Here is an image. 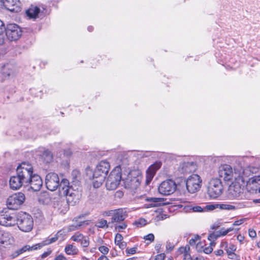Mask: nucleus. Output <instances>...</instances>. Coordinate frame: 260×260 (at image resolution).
<instances>
[{"instance_id": "f257e3e1", "label": "nucleus", "mask_w": 260, "mask_h": 260, "mask_svg": "<svg viewBox=\"0 0 260 260\" xmlns=\"http://www.w3.org/2000/svg\"><path fill=\"white\" fill-rule=\"evenodd\" d=\"M45 183L47 189L51 191L55 190L58 187L59 195L67 197L68 202L73 203L79 199L78 191L70 186L68 180L62 179L60 182L58 175L55 173L47 174Z\"/></svg>"}, {"instance_id": "f03ea898", "label": "nucleus", "mask_w": 260, "mask_h": 260, "mask_svg": "<svg viewBox=\"0 0 260 260\" xmlns=\"http://www.w3.org/2000/svg\"><path fill=\"white\" fill-rule=\"evenodd\" d=\"M32 174L33 168L31 165L27 162H22L17 168L16 175L10 179V188L13 190H18L23 185L28 186Z\"/></svg>"}, {"instance_id": "7ed1b4c3", "label": "nucleus", "mask_w": 260, "mask_h": 260, "mask_svg": "<svg viewBox=\"0 0 260 260\" xmlns=\"http://www.w3.org/2000/svg\"><path fill=\"white\" fill-rule=\"evenodd\" d=\"M110 169L109 162L107 160H102L96 165L93 172L89 169H87V175L90 179L93 180L94 187L98 188L102 184Z\"/></svg>"}, {"instance_id": "20e7f679", "label": "nucleus", "mask_w": 260, "mask_h": 260, "mask_svg": "<svg viewBox=\"0 0 260 260\" xmlns=\"http://www.w3.org/2000/svg\"><path fill=\"white\" fill-rule=\"evenodd\" d=\"M234 230L233 228H230L226 230L224 229H221L219 231L216 232L211 234L208 236V240L210 241L209 245L206 246V245L204 244V242H199L197 243L196 245V249L199 252H204L206 254H209L213 251V246H215V243L213 241L214 239L226 235L230 232Z\"/></svg>"}, {"instance_id": "39448f33", "label": "nucleus", "mask_w": 260, "mask_h": 260, "mask_svg": "<svg viewBox=\"0 0 260 260\" xmlns=\"http://www.w3.org/2000/svg\"><path fill=\"white\" fill-rule=\"evenodd\" d=\"M16 225L23 232L31 231L34 226V220L29 214L20 212L17 213Z\"/></svg>"}, {"instance_id": "423d86ee", "label": "nucleus", "mask_w": 260, "mask_h": 260, "mask_svg": "<svg viewBox=\"0 0 260 260\" xmlns=\"http://www.w3.org/2000/svg\"><path fill=\"white\" fill-rule=\"evenodd\" d=\"M242 173L243 172H239L238 174L236 172L234 173L232 167L226 164L221 165L218 169L219 178L226 182L231 181L234 178L237 179L240 177Z\"/></svg>"}, {"instance_id": "0eeeda50", "label": "nucleus", "mask_w": 260, "mask_h": 260, "mask_svg": "<svg viewBox=\"0 0 260 260\" xmlns=\"http://www.w3.org/2000/svg\"><path fill=\"white\" fill-rule=\"evenodd\" d=\"M121 169L116 167L110 173L106 181V186L108 190H114L117 188L121 180Z\"/></svg>"}, {"instance_id": "6e6552de", "label": "nucleus", "mask_w": 260, "mask_h": 260, "mask_svg": "<svg viewBox=\"0 0 260 260\" xmlns=\"http://www.w3.org/2000/svg\"><path fill=\"white\" fill-rule=\"evenodd\" d=\"M223 189L220 179L212 178L209 182L207 193L211 198L215 199L222 194Z\"/></svg>"}, {"instance_id": "1a4fd4ad", "label": "nucleus", "mask_w": 260, "mask_h": 260, "mask_svg": "<svg viewBox=\"0 0 260 260\" xmlns=\"http://www.w3.org/2000/svg\"><path fill=\"white\" fill-rule=\"evenodd\" d=\"M17 214L10 212L8 210L0 212V224L6 227L16 225Z\"/></svg>"}, {"instance_id": "9d476101", "label": "nucleus", "mask_w": 260, "mask_h": 260, "mask_svg": "<svg viewBox=\"0 0 260 260\" xmlns=\"http://www.w3.org/2000/svg\"><path fill=\"white\" fill-rule=\"evenodd\" d=\"M25 200V195L23 193H15L7 199V206L9 209L17 210L24 203Z\"/></svg>"}, {"instance_id": "9b49d317", "label": "nucleus", "mask_w": 260, "mask_h": 260, "mask_svg": "<svg viewBox=\"0 0 260 260\" xmlns=\"http://www.w3.org/2000/svg\"><path fill=\"white\" fill-rule=\"evenodd\" d=\"M202 179L197 174L190 175L186 180V186L188 191L191 193L198 191L201 187Z\"/></svg>"}, {"instance_id": "f8f14e48", "label": "nucleus", "mask_w": 260, "mask_h": 260, "mask_svg": "<svg viewBox=\"0 0 260 260\" xmlns=\"http://www.w3.org/2000/svg\"><path fill=\"white\" fill-rule=\"evenodd\" d=\"M7 38L11 41L18 40L22 35L21 28L15 24H9L5 29Z\"/></svg>"}, {"instance_id": "ddd939ff", "label": "nucleus", "mask_w": 260, "mask_h": 260, "mask_svg": "<svg viewBox=\"0 0 260 260\" xmlns=\"http://www.w3.org/2000/svg\"><path fill=\"white\" fill-rule=\"evenodd\" d=\"M177 188L176 183L172 180H167L161 182L158 187L159 192L168 196L175 192Z\"/></svg>"}, {"instance_id": "4468645a", "label": "nucleus", "mask_w": 260, "mask_h": 260, "mask_svg": "<svg viewBox=\"0 0 260 260\" xmlns=\"http://www.w3.org/2000/svg\"><path fill=\"white\" fill-rule=\"evenodd\" d=\"M78 200L76 202H73V203H72L71 202H68L67 197L66 201H64L61 198H57L54 199L53 201V207L57 209V210H59L61 212H65L68 210V204L74 205L78 201Z\"/></svg>"}, {"instance_id": "2eb2a0df", "label": "nucleus", "mask_w": 260, "mask_h": 260, "mask_svg": "<svg viewBox=\"0 0 260 260\" xmlns=\"http://www.w3.org/2000/svg\"><path fill=\"white\" fill-rule=\"evenodd\" d=\"M161 163L156 161L151 165L147 170L146 174V182L148 184L152 180L156 171L161 167Z\"/></svg>"}, {"instance_id": "dca6fc26", "label": "nucleus", "mask_w": 260, "mask_h": 260, "mask_svg": "<svg viewBox=\"0 0 260 260\" xmlns=\"http://www.w3.org/2000/svg\"><path fill=\"white\" fill-rule=\"evenodd\" d=\"M112 213L113 214V217L111 218L112 223L123 221L127 216L126 211L122 208L115 209Z\"/></svg>"}, {"instance_id": "f3484780", "label": "nucleus", "mask_w": 260, "mask_h": 260, "mask_svg": "<svg viewBox=\"0 0 260 260\" xmlns=\"http://www.w3.org/2000/svg\"><path fill=\"white\" fill-rule=\"evenodd\" d=\"M124 181L125 188H129L133 190L136 189L140 184V181L138 177H133L132 173H129Z\"/></svg>"}, {"instance_id": "a211bd4d", "label": "nucleus", "mask_w": 260, "mask_h": 260, "mask_svg": "<svg viewBox=\"0 0 260 260\" xmlns=\"http://www.w3.org/2000/svg\"><path fill=\"white\" fill-rule=\"evenodd\" d=\"M11 12H18L21 10L19 0H4V7Z\"/></svg>"}, {"instance_id": "6ab92c4d", "label": "nucleus", "mask_w": 260, "mask_h": 260, "mask_svg": "<svg viewBox=\"0 0 260 260\" xmlns=\"http://www.w3.org/2000/svg\"><path fill=\"white\" fill-rule=\"evenodd\" d=\"M43 184V182L40 176L36 174H32V177L29 181V185L31 189L34 191H39Z\"/></svg>"}, {"instance_id": "aec40b11", "label": "nucleus", "mask_w": 260, "mask_h": 260, "mask_svg": "<svg viewBox=\"0 0 260 260\" xmlns=\"http://www.w3.org/2000/svg\"><path fill=\"white\" fill-rule=\"evenodd\" d=\"M243 207V204H229L226 203L218 204V209L221 210L234 211L241 208Z\"/></svg>"}, {"instance_id": "412c9836", "label": "nucleus", "mask_w": 260, "mask_h": 260, "mask_svg": "<svg viewBox=\"0 0 260 260\" xmlns=\"http://www.w3.org/2000/svg\"><path fill=\"white\" fill-rule=\"evenodd\" d=\"M194 169L193 162H183L179 168V171L182 174H185L191 172Z\"/></svg>"}, {"instance_id": "4be33fe9", "label": "nucleus", "mask_w": 260, "mask_h": 260, "mask_svg": "<svg viewBox=\"0 0 260 260\" xmlns=\"http://www.w3.org/2000/svg\"><path fill=\"white\" fill-rule=\"evenodd\" d=\"M13 241V237L11 234L8 232L0 233V243L8 245Z\"/></svg>"}, {"instance_id": "5701e85b", "label": "nucleus", "mask_w": 260, "mask_h": 260, "mask_svg": "<svg viewBox=\"0 0 260 260\" xmlns=\"http://www.w3.org/2000/svg\"><path fill=\"white\" fill-rule=\"evenodd\" d=\"M61 231H60L58 232L53 237L51 238H48L46 239L45 240L39 243V245L40 246V248H41L42 247L45 245H47L56 242L58 240L60 236H61Z\"/></svg>"}, {"instance_id": "b1692460", "label": "nucleus", "mask_w": 260, "mask_h": 260, "mask_svg": "<svg viewBox=\"0 0 260 260\" xmlns=\"http://www.w3.org/2000/svg\"><path fill=\"white\" fill-rule=\"evenodd\" d=\"M220 247L226 252V253L234 252L236 250L237 246L232 243H228L226 241H223L221 243Z\"/></svg>"}, {"instance_id": "393cba45", "label": "nucleus", "mask_w": 260, "mask_h": 260, "mask_svg": "<svg viewBox=\"0 0 260 260\" xmlns=\"http://www.w3.org/2000/svg\"><path fill=\"white\" fill-rule=\"evenodd\" d=\"M249 184L251 185V188L260 192V176L251 178L249 179Z\"/></svg>"}, {"instance_id": "a878e982", "label": "nucleus", "mask_w": 260, "mask_h": 260, "mask_svg": "<svg viewBox=\"0 0 260 260\" xmlns=\"http://www.w3.org/2000/svg\"><path fill=\"white\" fill-rule=\"evenodd\" d=\"M64 252L67 255H74L79 253L78 248L73 244H67L64 248Z\"/></svg>"}, {"instance_id": "bb28decb", "label": "nucleus", "mask_w": 260, "mask_h": 260, "mask_svg": "<svg viewBox=\"0 0 260 260\" xmlns=\"http://www.w3.org/2000/svg\"><path fill=\"white\" fill-rule=\"evenodd\" d=\"M40 8L37 6H31L26 11V15L30 18H36L40 12Z\"/></svg>"}, {"instance_id": "cd10ccee", "label": "nucleus", "mask_w": 260, "mask_h": 260, "mask_svg": "<svg viewBox=\"0 0 260 260\" xmlns=\"http://www.w3.org/2000/svg\"><path fill=\"white\" fill-rule=\"evenodd\" d=\"M38 201L40 203L47 205L51 202V198L46 192H42L38 197Z\"/></svg>"}, {"instance_id": "c85d7f7f", "label": "nucleus", "mask_w": 260, "mask_h": 260, "mask_svg": "<svg viewBox=\"0 0 260 260\" xmlns=\"http://www.w3.org/2000/svg\"><path fill=\"white\" fill-rule=\"evenodd\" d=\"M123 237L120 234H116L115 237V244L119 246L121 249H124L126 246V243L122 241Z\"/></svg>"}, {"instance_id": "c756f323", "label": "nucleus", "mask_w": 260, "mask_h": 260, "mask_svg": "<svg viewBox=\"0 0 260 260\" xmlns=\"http://www.w3.org/2000/svg\"><path fill=\"white\" fill-rule=\"evenodd\" d=\"M229 190L234 197L238 196L241 192V188L239 184L232 183L230 186Z\"/></svg>"}, {"instance_id": "7c9ffc66", "label": "nucleus", "mask_w": 260, "mask_h": 260, "mask_svg": "<svg viewBox=\"0 0 260 260\" xmlns=\"http://www.w3.org/2000/svg\"><path fill=\"white\" fill-rule=\"evenodd\" d=\"M38 249H40V246L39 245V243L31 246L29 245H25L17 251V254L19 255L26 252V251H32Z\"/></svg>"}, {"instance_id": "2f4dec72", "label": "nucleus", "mask_w": 260, "mask_h": 260, "mask_svg": "<svg viewBox=\"0 0 260 260\" xmlns=\"http://www.w3.org/2000/svg\"><path fill=\"white\" fill-rule=\"evenodd\" d=\"M148 202H151L150 205L152 206H157L164 204V200L159 198H149L146 200Z\"/></svg>"}, {"instance_id": "473e14b6", "label": "nucleus", "mask_w": 260, "mask_h": 260, "mask_svg": "<svg viewBox=\"0 0 260 260\" xmlns=\"http://www.w3.org/2000/svg\"><path fill=\"white\" fill-rule=\"evenodd\" d=\"M42 158L45 163H50L53 160V154L51 151L48 150H46L42 154Z\"/></svg>"}, {"instance_id": "72a5a7b5", "label": "nucleus", "mask_w": 260, "mask_h": 260, "mask_svg": "<svg viewBox=\"0 0 260 260\" xmlns=\"http://www.w3.org/2000/svg\"><path fill=\"white\" fill-rule=\"evenodd\" d=\"M169 217V215L161 210L156 211L154 219L156 221L163 220Z\"/></svg>"}, {"instance_id": "f704fd0d", "label": "nucleus", "mask_w": 260, "mask_h": 260, "mask_svg": "<svg viewBox=\"0 0 260 260\" xmlns=\"http://www.w3.org/2000/svg\"><path fill=\"white\" fill-rule=\"evenodd\" d=\"M189 247H182L179 248L178 251L180 253L183 254L184 258H189L190 257V254L188 253V250H189Z\"/></svg>"}, {"instance_id": "c9c22d12", "label": "nucleus", "mask_w": 260, "mask_h": 260, "mask_svg": "<svg viewBox=\"0 0 260 260\" xmlns=\"http://www.w3.org/2000/svg\"><path fill=\"white\" fill-rule=\"evenodd\" d=\"M127 227V224L125 222H120L117 223L115 226V229L116 231H118L120 232L122 230H124Z\"/></svg>"}, {"instance_id": "e433bc0d", "label": "nucleus", "mask_w": 260, "mask_h": 260, "mask_svg": "<svg viewBox=\"0 0 260 260\" xmlns=\"http://www.w3.org/2000/svg\"><path fill=\"white\" fill-rule=\"evenodd\" d=\"M83 235L80 233H76L71 237V240L77 242H81V240L83 238Z\"/></svg>"}, {"instance_id": "4c0bfd02", "label": "nucleus", "mask_w": 260, "mask_h": 260, "mask_svg": "<svg viewBox=\"0 0 260 260\" xmlns=\"http://www.w3.org/2000/svg\"><path fill=\"white\" fill-rule=\"evenodd\" d=\"M3 73L5 76H7L8 77H10L11 76L13 75L14 72L12 69H10L8 67H5L3 71Z\"/></svg>"}, {"instance_id": "58836bf2", "label": "nucleus", "mask_w": 260, "mask_h": 260, "mask_svg": "<svg viewBox=\"0 0 260 260\" xmlns=\"http://www.w3.org/2000/svg\"><path fill=\"white\" fill-rule=\"evenodd\" d=\"M96 226L99 228H107L108 227L107 221L105 219H101L97 222Z\"/></svg>"}, {"instance_id": "ea45409f", "label": "nucleus", "mask_w": 260, "mask_h": 260, "mask_svg": "<svg viewBox=\"0 0 260 260\" xmlns=\"http://www.w3.org/2000/svg\"><path fill=\"white\" fill-rule=\"evenodd\" d=\"M135 223L138 227H141L147 224V221L144 218H140Z\"/></svg>"}, {"instance_id": "a19ab883", "label": "nucleus", "mask_w": 260, "mask_h": 260, "mask_svg": "<svg viewBox=\"0 0 260 260\" xmlns=\"http://www.w3.org/2000/svg\"><path fill=\"white\" fill-rule=\"evenodd\" d=\"M81 245L83 247H87L89 245V238L87 237H83V238L81 241Z\"/></svg>"}, {"instance_id": "79ce46f5", "label": "nucleus", "mask_w": 260, "mask_h": 260, "mask_svg": "<svg viewBox=\"0 0 260 260\" xmlns=\"http://www.w3.org/2000/svg\"><path fill=\"white\" fill-rule=\"evenodd\" d=\"M200 239V236L198 235H195L194 236L193 238H192L191 239L189 240V243L191 246H194L197 245L198 241Z\"/></svg>"}, {"instance_id": "37998d69", "label": "nucleus", "mask_w": 260, "mask_h": 260, "mask_svg": "<svg viewBox=\"0 0 260 260\" xmlns=\"http://www.w3.org/2000/svg\"><path fill=\"white\" fill-rule=\"evenodd\" d=\"M218 208V204H212L206 206L205 209L207 211H212Z\"/></svg>"}, {"instance_id": "c03bdc74", "label": "nucleus", "mask_w": 260, "mask_h": 260, "mask_svg": "<svg viewBox=\"0 0 260 260\" xmlns=\"http://www.w3.org/2000/svg\"><path fill=\"white\" fill-rule=\"evenodd\" d=\"M99 250L104 255H105L106 254H107L109 251V248L106 247V246H101L99 247Z\"/></svg>"}, {"instance_id": "a18cd8bd", "label": "nucleus", "mask_w": 260, "mask_h": 260, "mask_svg": "<svg viewBox=\"0 0 260 260\" xmlns=\"http://www.w3.org/2000/svg\"><path fill=\"white\" fill-rule=\"evenodd\" d=\"M144 239L146 241H149L150 242H152L154 240V236L153 234H149L144 237Z\"/></svg>"}, {"instance_id": "49530a36", "label": "nucleus", "mask_w": 260, "mask_h": 260, "mask_svg": "<svg viewBox=\"0 0 260 260\" xmlns=\"http://www.w3.org/2000/svg\"><path fill=\"white\" fill-rule=\"evenodd\" d=\"M166 257V254L164 253H161L157 254L154 258V260H164Z\"/></svg>"}, {"instance_id": "de8ad7c7", "label": "nucleus", "mask_w": 260, "mask_h": 260, "mask_svg": "<svg viewBox=\"0 0 260 260\" xmlns=\"http://www.w3.org/2000/svg\"><path fill=\"white\" fill-rule=\"evenodd\" d=\"M54 260H68L63 254H59L55 256Z\"/></svg>"}, {"instance_id": "09e8293b", "label": "nucleus", "mask_w": 260, "mask_h": 260, "mask_svg": "<svg viewBox=\"0 0 260 260\" xmlns=\"http://www.w3.org/2000/svg\"><path fill=\"white\" fill-rule=\"evenodd\" d=\"M137 249V247H133V248H127L126 249V252L128 254H135L136 253Z\"/></svg>"}, {"instance_id": "8fccbe9b", "label": "nucleus", "mask_w": 260, "mask_h": 260, "mask_svg": "<svg viewBox=\"0 0 260 260\" xmlns=\"http://www.w3.org/2000/svg\"><path fill=\"white\" fill-rule=\"evenodd\" d=\"M192 209H193V206L191 205H190V204L185 206L183 208L185 212H190L192 211Z\"/></svg>"}, {"instance_id": "3c124183", "label": "nucleus", "mask_w": 260, "mask_h": 260, "mask_svg": "<svg viewBox=\"0 0 260 260\" xmlns=\"http://www.w3.org/2000/svg\"><path fill=\"white\" fill-rule=\"evenodd\" d=\"M249 236L252 238H254L256 237V232L253 229H249L248 231Z\"/></svg>"}, {"instance_id": "603ef678", "label": "nucleus", "mask_w": 260, "mask_h": 260, "mask_svg": "<svg viewBox=\"0 0 260 260\" xmlns=\"http://www.w3.org/2000/svg\"><path fill=\"white\" fill-rule=\"evenodd\" d=\"M174 248V245L170 242H167L166 244V249L168 250L172 251Z\"/></svg>"}, {"instance_id": "864d4df0", "label": "nucleus", "mask_w": 260, "mask_h": 260, "mask_svg": "<svg viewBox=\"0 0 260 260\" xmlns=\"http://www.w3.org/2000/svg\"><path fill=\"white\" fill-rule=\"evenodd\" d=\"M204 210L200 206H193L192 212H203Z\"/></svg>"}, {"instance_id": "5fc2aeb1", "label": "nucleus", "mask_w": 260, "mask_h": 260, "mask_svg": "<svg viewBox=\"0 0 260 260\" xmlns=\"http://www.w3.org/2000/svg\"><path fill=\"white\" fill-rule=\"evenodd\" d=\"M51 252H52V251L51 250H48L47 251L44 252L41 255V257L42 258H45V257H46L47 256L51 254Z\"/></svg>"}, {"instance_id": "6e6d98bb", "label": "nucleus", "mask_w": 260, "mask_h": 260, "mask_svg": "<svg viewBox=\"0 0 260 260\" xmlns=\"http://www.w3.org/2000/svg\"><path fill=\"white\" fill-rule=\"evenodd\" d=\"M6 28L3 22L0 20V34H2L4 30H5Z\"/></svg>"}, {"instance_id": "4d7b16f0", "label": "nucleus", "mask_w": 260, "mask_h": 260, "mask_svg": "<svg viewBox=\"0 0 260 260\" xmlns=\"http://www.w3.org/2000/svg\"><path fill=\"white\" fill-rule=\"evenodd\" d=\"M244 220V219H241L240 220L235 221L233 223V225L238 226L241 225L243 223Z\"/></svg>"}, {"instance_id": "13d9d810", "label": "nucleus", "mask_w": 260, "mask_h": 260, "mask_svg": "<svg viewBox=\"0 0 260 260\" xmlns=\"http://www.w3.org/2000/svg\"><path fill=\"white\" fill-rule=\"evenodd\" d=\"M229 257L231 259H235L237 257H239L236 254H235V252H231L229 253H227Z\"/></svg>"}, {"instance_id": "bf43d9fd", "label": "nucleus", "mask_w": 260, "mask_h": 260, "mask_svg": "<svg viewBox=\"0 0 260 260\" xmlns=\"http://www.w3.org/2000/svg\"><path fill=\"white\" fill-rule=\"evenodd\" d=\"M214 253L215 255L217 256H222L223 255L224 252L222 249H218L214 251Z\"/></svg>"}, {"instance_id": "052dcab7", "label": "nucleus", "mask_w": 260, "mask_h": 260, "mask_svg": "<svg viewBox=\"0 0 260 260\" xmlns=\"http://www.w3.org/2000/svg\"><path fill=\"white\" fill-rule=\"evenodd\" d=\"M237 239L242 244L244 240V237L240 234L238 235L237 237Z\"/></svg>"}, {"instance_id": "680f3d73", "label": "nucleus", "mask_w": 260, "mask_h": 260, "mask_svg": "<svg viewBox=\"0 0 260 260\" xmlns=\"http://www.w3.org/2000/svg\"><path fill=\"white\" fill-rule=\"evenodd\" d=\"M98 260H109L108 257L104 255L101 256Z\"/></svg>"}, {"instance_id": "e2e57ef3", "label": "nucleus", "mask_w": 260, "mask_h": 260, "mask_svg": "<svg viewBox=\"0 0 260 260\" xmlns=\"http://www.w3.org/2000/svg\"><path fill=\"white\" fill-rule=\"evenodd\" d=\"M161 245L160 244H156L155 246V249L157 251V253L160 252L159 249L160 248Z\"/></svg>"}, {"instance_id": "0e129e2a", "label": "nucleus", "mask_w": 260, "mask_h": 260, "mask_svg": "<svg viewBox=\"0 0 260 260\" xmlns=\"http://www.w3.org/2000/svg\"><path fill=\"white\" fill-rule=\"evenodd\" d=\"M114 211V210H110L108 212H106V215L107 216H111L112 217H113V214H112V212Z\"/></svg>"}, {"instance_id": "69168bd1", "label": "nucleus", "mask_w": 260, "mask_h": 260, "mask_svg": "<svg viewBox=\"0 0 260 260\" xmlns=\"http://www.w3.org/2000/svg\"><path fill=\"white\" fill-rule=\"evenodd\" d=\"M64 154H66L67 156H70L72 154V152L70 149H68L64 151Z\"/></svg>"}, {"instance_id": "338daca9", "label": "nucleus", "mask_w": 260, "mask_h": 260, "mask_svg": "<svg viewBox=\"0 0 260 260\" xmlns=\"http://www.w3.org/2000/svg\"><path fill=\"white\" fill-rule=\"evenodd\" d=\"M4 7V0H0V10L3 8Z\"/></svg>"}, {"instance_id": "774afa93", "label": "nucleus", "mask_w": 260, "mask_h": 260, "mask_svg": "<svg viewBox=\"0 0 260 260\" xmlns=\"http://www.w3.org/2000/svg\"><path fill=\"white\" fill-rule=\"evenodd\" d=\"M253 202L255 203H259L260 204V199H255L253 200Z\"/></svg>"}]
</instances>
